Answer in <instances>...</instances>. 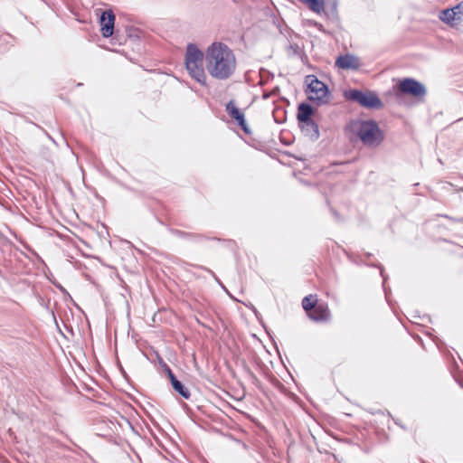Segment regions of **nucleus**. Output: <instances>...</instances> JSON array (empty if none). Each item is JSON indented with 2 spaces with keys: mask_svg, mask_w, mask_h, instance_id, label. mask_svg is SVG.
Wrapping results in <instances>:
<instances>
[{
  "mask_svg": "<svg viewBox=\"0 0 463 463\" xmlns=\"http://www.w3.org/2000/svg\"><path fill=\"white\" fill-rule=\"evenodd\" d=\"M236 65L235 54L225 43L214 42L205 50V68L213 79H229L234 73Z\"/></svg>",
  "mask_w": 463,
  "mask_h": 463,
  "instance_id": "nucleus-1",
  "label": "nucleus"
},
{
  "mask_svg": "<svg viewBox=\"0 0 463 463\" xmlns=\"http://www.w3.org/2000/svg\"><path fill=\"white\" fill-rule=\"evenodd\" d=\"M349 128L364 146L369 147L379 146L384 139L383 130L373 120L352 121Z\"/></svg>",
  "mask_w": 463,
  "mask_h": 463,
  "instance_id": "nucleus-2",
  "label": "nucleus"
},
{
  "mask_svg": "<svg viewBox=\"0 0 463 463\" xmlns=\"http://www.w3.org/2000/svg\"><path fill=\"white\" fill-rule=\"evenodd\" d=\"M205 58L203 53L195 44L189 43L186 47L184 63L188 74L201 85H206L207 75L203 61Z\"/></svg>",
  "mask_w": 463,
  "mask_h": 463,
  "instance_id": "nucleus-3",
  "label": "nucleus"
},
{
  "mask_svg": "<svg viewBox=\"0 0 463 463\" xmlns=\"http://www.w3.org/2000/svg\"><path fill=\"white\" fill-rule=\"evenodd\" d=\"M301 305L307 317L315 322L323 323L331 319L328 304L320 301L316 294L306 296L302 299Z\"/></svg>",
  "mask_w": 463,
  "mask_h": 463,
  "instance_id": "nucleus-4",
  "label": "nucleus"
},
{
  "mask_svg": "<svg viewBox=\"0 0 463 463\" xmlns=\"http://www.w3.org/2000/svg\"><path fill=\"white\" fill-rule=\"evenodd\" d=\"M307 84L306 94L307 99L317 104H327L331 99L328 87L315 75H307L305 78Z\"/></svg>",
  "mask_w": 463,
  "mask_h": 463,
  "instance_id": "nucleus-5",
  "label": "nucleus"
},
{
  "mask_svg": "<svg viewBox=\"0 0 463 463\" xmlns=\"http://www.w3.org/2000/svg\"><path fill=\"white\" fill-rule=\"evenodd\" d=\"M345 96L347 99L355 101L365 108L377 109L382 107V101L380 99L372 92H363L358 90H351L345 92Z\"/></svg>",
  "mask_w": 463,
  "mask_h": 463,
  "instance_id": "nucleus-6",
  "label": "nucleus"
},
{
  "mask_svg": "<svg viewBox=\"0 0 463 463\" xmlns=\"http://www.w3.org/2000/svg\"><path fill=\"white\" fill-rule=\"evenodd\" d=\"M398 90L403 94H408L415 98L423 97L426 93L424 86L411 78H405L400 80Z\"/></svg>",
  "mask_w": 463,
  "mask_h": 463,
  "instance_id": "nucleus-7",
  "label": "nucleus"
},
{
  "mask_svg": "<svg viewBox=\"0 0 463 463\" xmlns=\"http://www.w3.org/2000/svg\"><path fill=\"white\" fill-rule=\"evenodd\" d=\"M226 112L230 116V118L236 121L237 125L244 131V133L250 135L251 134V129L247 124L245 120V116L243 111L239 109L233 100H230L226 104Z\"/></svg>",
  "mask_w": 463,
  "mask_h": 463,
  "instance_id": "nucleus-8",
  "label": "nucleus"
},
{
  "mask_svg": "<svg viewBox=\"0 0 463 463\" xmlns=\"http://www.w3.org/2000/svg\"><path fill=\"white\" fill-rule=\"evenodd\" d=\"M116 16L112 10H106L100 14L99 25L101 35L105 38L110 37L114 33Z\"/></svg>",
  "mask_w": 463,
  "mask_h": 463,
  "instance_id": "nucleus-9",
  "label": "nucleus"
},
{
  "mask_svg": "<svg viewBox=\"0 0 463 463\" xmlns=\"http://www.w3.org/2000/svg\"><path fill=\"white\" fill-rule=\"evenodd\" d=\"M439 18L451 26H458L462 21L461 5L458 4L453 8L445 9L441 12Z\"/></svg>",
  "mask_w": 463,
  "mask_h": 463,
  "instance_id": "nucleus-10",
  "label": "nucleus"
},
{
  "mask_svg": "<svg viewBox=\"0 0 463 463\" xmlns=\"http://www.w3.org/2000/svg\"><path fill=\"white\" fill-rule=\"evenodd\" d=\"M335 66L343 70H357L361 62L357 57L353 54L340 55L335 60Z\"/></svg>",
  "mask_w": 463,
  "mask_h": 463,
  "instance_id": "nucleus-11",
  "label": "nucleus"
},
{
  "mask_svg": "<svg viewBox=\"0 0 463 463\" xmlns=\"http://www.w3.org/2000/svg\"><path fill=\"white\" fill-rule=\"evenodd\" d=\"M314 114L313 108L307 103H302L298 108L297 118L299 122L309 123Z\"/></svg>",
  "mask_w": 463,
  "mask_h": 463,
  "instance_id": "nucleus-12",
  "label": "nucleus"
},
{
  "mask_svg": "<svg viewBox=\"0 0 463 463\" xmlns=\"http://www.w3.org/2000/svg\"><path fill=\"white\" fill-rule=\"evenodd\" d=\"M306 5L310 11L317 14H320L325 11L326 0H298Z\"/></svg>",
  "mask_w": 463,
  "mask_h": 463,
  "instance_id": "nucleus-13",
  "label": "nucleus"
},
{
  "mask_svg": "<svg viewBox=\"0 0 463 463\" xmlns=\"http://www.w3.org/2000/svg\"><path fill=\"white\" fill-rule=\"evenodd\" d=\"M453 359L452 365L450 367V371L455 378V380L458 383L460 386L463 385V377L461 372L459 370L458 364L456 363L455 359Z\"/></svg>",
  "mask_w": 463,
  "mask_h": 463,
  "instance_id": "nucleus-14",
  "label": "nucleus"
},
{
  "mask_svg": "<svg viewBox=\"0 0 463 463\" xmlns=\"http://www.w3.org/2000/svg\"><path fill=\"white\" fill-rule=\"evenodd\" d=\"M173 388L184 399H189L191 396V393L187 388H185L181 382L175 381L174 384L172 385Z\"/></svg>",
  "mask_w": 463,
  "mask_h": 463,
  "instance_id": "nucleus-15",
  "label": "nucleus"
},
{
  "mask_svg": "<svg viewBox=\"0 0 463 463\" xmlns=\"http://www.w3.org/2000/svg\"><path fill=\"white\" fill-rule=\"evenodd\" d=\"M167 374L171 381L172 385L174 384L175 381H178L169 367H167Z\"/></svg>",
  "mask_w": 463,
  "mask_h": 463,
  "instance_id": "nucleus-16",
  "label": "nucleus"
},
{
  "mask_svg": "<svg viewBox=\"0 0 463 463\" xmlns=\"http://www.w3.org/2000/svg\"><path fill=\"white\" fill-rule=\"evenodd\" d=\"M167 374L171 381L172 385L174 384L175 381H178L169 367H167Z\"/></svg>",
  "mask_w": 463,
  "mask_h": 463,
  "instance_id": "nucleus-17",
  "label": "nucleus"
}]
</instances>
